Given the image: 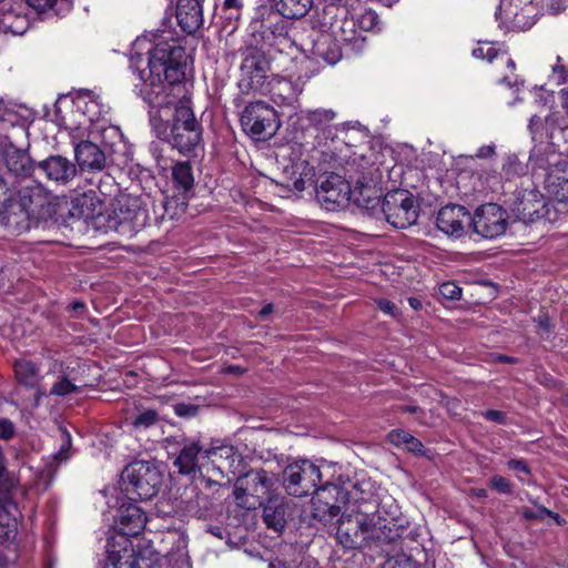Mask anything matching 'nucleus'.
Returning a JSON list of instances; mask_svg holds the SVG:
<instances>
[{"label":"nucleus","mask_w":568,"mask_h":568,"mask_svg":"<svg viewBox=\"0 0 568 568\" xmlns=\"http://www.w3.org/2000/svg\"><path fill=\"white\" fill-rule=\"evenodd\" d=\"M243 131L254 140L271 139L281 126L276 110L263 101L248 103L240 119Z\"/></svg>","instance_id":"obj_12"},{"label":"nucleus","mask_w":568,"mask_h":568,"mask_svg":"<svg viewBox=\"0 0 568 568\" xmlns=\"http://www.w3.org/2000/svg\"><path fill=\"white\" fill-rule=\"evenodd\" d=\"M176 20L187 34H194L203 26L202 0H179Z\"/></svg>","instance_id":"obj_26"},{"label":"nucleus","mask_w":568,"mask_h":568,"mask_svg":"<svg viewBox=\"0 0 568 568\" xmlns=\"http://www.w3.org/2000/svg\"><path fill=\"white\" fill-rule=\"evenodd\" d=\"M383 568H419V564L410 556L399 554L393 558L387 559Z\"/></svg>","instance_id":"obj_40"},{"label":"nucleus","mask_w":568,"mask_h":568,"mask_svg":"<svg viewBox=\"0 0 568 568\" xmlns=\"http://www.w3.org/2000/svg\"><path fill=\"white\" fill-rule=\"evenodd\" d=\"M120 212L123 214L121 221L131 223L133 227H141L146 224L148 211L140 206L138 200H133L125 212L123 211V206H121Z\"/></svg>","instance_id":"obj_36"},{"label":"nucleus","mask_w":568,"mask_h":568,"mask_svg":"<svg viewBox=\"0 0 568 568\" xmlns=\"http://www.w3.org/2000/svg\"><path fill=\"white\" fill-rule=\"evenodd\" d=\"M495 153L494 145H484L478 149L476 156L480 159H486L491 156Z\"/></svg>","instance_id":"obj_53"},{"label":"nucleus","mask_w":568,"mask_h":568,"mask_svg":"<svg viewBox=\"0 0 568 568\" xmlns=\"http://www.w3.org/2000/svg\"><path fill=\"white\" fill-rule=\"evenodd\" d=\"M490 486L501 494H510L513 491L511 484L503 476L496 475L490 478Z\"/></svg>","instance_id":"obj_45"},{"label":"nucleus","mask_w":568,"mask_h":568,"mask_svg":"<svg viewBox=\"0 0 568 568\" xmlns=\"http://www.w3.org/2000/svg\"><path fill=\"white\" fill-rule=\"evenodd\" d=\"M80 387L73 384L68 377L62 376L57 383H54L50 389V395L64 397L67 395L79 393Z\"/></svg>","instance_id":"obj_38"},{"label":"nucleus","mask_w":568,"mask_h":568,"mask_svg":"<svg viewBox=\"0 0 568 568\" xmlns=\"http://www.w3.org/2000/svg\"><path fill=\"white\" fill-rule=\"evenodd\" d=\"M53 211L48 193L41 184L22 186L2 209L0 225L11 234L20 235L41 227L51 219Z\"/></svg>","instance_id":"obj_2"},{"label":"nucleus","mask_w":568,"mask_h":568,"mask_svg":"<svg viewBox=\"0 0 568 568\" xmlns=\"http://www.w3.org/2000/svg\"><path fill=\"white\" fill-rule=\"evenodd\" d=\"M203 447L199 442H185L179 456L174 462V466L182 475L194 476L199 467V455L202 453Z\"/></svg>","instance_id":"obj_28"},{"label":"nucleus","mask_w":568,"mask_h":568,"mask_svg":"<svg viewBox=\"0 0 568 568\" xmlns=\"http://www.w3.org/2000/svg\"><path fill=\"white\" fill-rule=\"evenodd\" d=\"M351 201H353L363 213L379 220L382 201L381 195L374 185L358 180L352 189Z\"/></svg>","instance_id":"obj_24"},{"label":"nucleus","mask_w":568,"mask_h":568,"mask_svg":"<svg viewBox=\"0 0 568 568\" xmlns=\"http://www.w3.org/2000/svg\"><path fill=\"white\" fill-rule=\"evenodd\" d=\"M162 484V474L152 462L134 460L121 473L122 491L132 501L154 497Z\"/></svg>","instance_id":"obj_6"},{"label":"nucleus","mask_w":568,"mask_h":568,"mask_svg":"<svg viewBox=\"0 0 568 568\" xmlns=\"http://www.w3.org/2000/svg\"><path fill=\"white\" fill-rule=\"evenodd\" d=\"M146 524V516L136 501L122 504L115 518V527L122 536H138Z\"/></svg>","instance_id":"obj_22"},{"label":"nucleus","mask_w":568,"mask_h":568,"mask_svg":"<svg viewBox=\"0 0 568 568\" xmlns=\"http://www.w3.org/2000/svg\"><path fill=\"white\" fill-rule=\"evenodd\" d=\"M312 6L313 0H274L275 12L286 19L305 17Z\"/></svg>","instance_id":"obj_31"},{"label":"nucleus","mask_w":568,"mask_h":568,"mask_svg":"<svg viewBox=\"0 0 568 568\" xmlns=\"http://www.w3.org/2000/svg\"><path fill=\"white\" fill-rule=\"evenodd\" d=\"M498 54V50L493 48V47H488L486 50H485V59H487L488 61H493Z\"/></svg>","instance_id":"obj_58"},{"label":"nucleus","mask_w":568,"mask_h":568,"mask_svg":"<svg viewBox=\"0 0 568 568\" xmlns=\"http://www.w3.org/2000/svg\"><path fill=\"white\" fill-rule=\"evenodd\" d=\"M439 294L446 300L457 301L462 296V288L453 282H446L439 286Z\"/></svg>","instance_id":"obj_44"},{"label":"nucleus","mask_w":568,"mask_h":568,"mask_svg":"<svg viewBox=\"0 0 568 568\" xmlns=\"http://www.w3.org/2000/svg\"><path fill=\"white\" fill-rule=\"evenodd\" d=\"M544 187L549 197L568 209V156L551 154L545 160Z\"/></svg>","instance_id":"obj_17"},{"label":"nucleus","mask_w":568,"mask_h":568,"mask_svg":"<svg viewBox=\"0 0 568 568\" xmlns=\"http://www.w3.org/2000/svg\"><path fill=\"white\" fill-rule=\"evenodd\" d=\"M223 6L225 8H233L242 11L243 8V1L242 0H224Z\"/></svg>","instance_id":"obj_56"},{"label":"nucleus","mask_w":568,"mask_h":568,"mask_svg":"<svg viewBox=\"0 0 568 568\" xmlns=\"http://www.w3.org/2000/svg\"><path fill=\"white\" fill-rule=\"evenodd\" d=\"M151 42L146 68L141 69L135 62L131 68L143 82L140 94L151 109L150 121L156 130L170 119L172 108L175 112L178 104L189 103L173 94V85L185 78L186 52L171 31L153 34Z\"/></svg>","instance_id":"obj_1"},{"label":"nucleus","mask_w":568,"mask_h":568,"mask_svg":"<svg viewBox=\"0 0 568 568\" xmlns=\"http://www.w3.org/2000/svg\"><path fill=\"white\" fill-rule=\"evenodd\" d=\"M408 303L412 306V308H414V310L422 308V302L417 297H409Z\"/></svg>","instance_id":"obj_60"},{"label":"nucleus","mask_w":568,"mask_h":568,"mask_svg":"<svg viewBox=\"0 0 568 568\" xmlns=\"http://www.w3.org/2000/svg\"><path fill=\"white\" fill-rule=\"evenodd\" d=\"M473 55L477 59H485V49L483 47L475 48Z\"/></svg>","instance_id":"obj_62"},{"label":"nucleus","mask_w":568,"mask_h":568,"mask_svg":"<svg viewBox=\"0 0 568 568\" xmlns=\"http://www.w3.org/2000/svg\"><path fill=\"white\" fill-rule=\"evenodd\" d=\"M16 194L17 190L7 181L4 176L0 175V213Z\"/></svg>","instance_id":"obj_41"},{"label":"nucleus","mask_w":568,"mask_h":568,"mask_svg":"<svg viewBox=\"0 0 568 568\" xmlns=\"http://www.w3.org/2000/svg\"><path fill=\"white\" fill-rule=\"evenodd\" d=\"M322 478L317 465L308 459H297L284 467L281 483L287 495L301 498L314 495Z\"/></svg>","instance_id":"obj_10"},{"label":"nucleus","mask_w":568,"mask_h":568,"mask_svg":"<svg viewBox=\"0 0 568 568\" xmlns=\"http://www.w3.org/2000/svg\"><path fill=\"white\" fill-rule=\"evenodd\" d=\"M314 494V500H322L329 506H339V511H342V507L349 503L351 498L349 493L344 487L323 480Z\"/></svg>","instance_id":"obj_29"},{"label":"nucleus","mask_w":568,"mask_h":568,"mask_svg":"<svg viewBox=\"0 0 568 568\" xmlns=\"http://www.w3.org/2000/svg\"><path fill=\"white\" fill-rule=\"evenodd\" d=\"M274 311V305L272 303L265 304L257 313V317L261 320H265L268 315H271Z\"/></svg>","instance_id":"obj_55"},{"label":"nucleus","mask_w":568,"mask_h":568,"mask_svg":"<svg viewBox=\"0 0 568 568\" xmlns=\"http://www.w3.org/2000/svg\"><path fill=\"white\" fill-rule=\"evenodd\" d=\"M508 212L496 203L479 205L471 215L470 227L484 239L493 240L505 234Z\"/></svg>","instance_id":"obj_16"},{"label":"nucleus","mask_w":568,"mask_h":568,"mask_svg":"<svg viewBox=\"0 0 568 568\" xmlns=\"http://www.w3.org/2000/svg\"><path fill=\"white\" fill-rule=\"evenodd\" d=\"M242 11L233 8L222 7V18L225 21V27L235 30L241 19Z\"/></svg>","instance_id":"obj_43"},{"label":"nucleus","mask_w":568,"mask_h":568,"mask_svg":"<svg viewBox=\"0 0 568 568\" xmlns=\"http://www.w3.org/2000/svg\"><path fill=\"white\" fill-rule=\"evenodd\" d=\"M358 27L365 31H374L379 29V17L373 10H365L357 19Z\"/></svg>","instance_id":"obj_39"},{"label":"nucleus","mask_w":568,"mask_h":568,"mask_svg":"<svg viewBox=\"0 0 568 568\" xmlns=\"http://www.w3.org/2000/svg\"><path fill=\"white\" fill-rule=\"evenodd\" d=\"M341 515L339 506H329L322 500L312 499L311 518L323 527L333 525Z\"/></svg>","instance_id":"obj_33"},{"label":"nucleus","mask_w":568,"mask_h":568,"mask_svg":"<svg viewBox=\"0 0 568 568\" xmlns=\"http://www.w3.org/2000/svg\"><path fill=\"white\" fill-rule=\"evenodd\" d=\"M483 415L487 420H491L500 425L506 423V414L501 410L489 409L486 410Z\"/></svg>","instance_id":"obj_50"},{"label":"nucleus","mask_w":568,"mask_h":568,"mask_svg":"<svg viewBox=\"0 0 568 568\" xmlns=\"http://www.w3.org/2000/svg\"><path fill=\"white\" fill-rule=\"evenodd\" d=\"M172 181L174 189L187 199L194 189L193 169L189 161H182L174 164L172 168Z\"/></svg>","instance_id":"obj_30"},{"label":"nucleus","mask_w":568,"mask_h":568,"mask_svg":"<svg viewBox=\"0 0 568 568\" xmlns=\"http://www.w3.org/2000/svg\"><path fill=\"white\" fill-rule=\"evenodd\" d=\"M379 212V220L395 229H406L417 222L419 205L410 192L396 189L385 194Z\"/></svg>","instance_id":"obj_11"},{"label":"nucleus","mask_w":568,"mask_h":568,"mask_svg":"<svg viewBox=\"0 0 568 568\" xmlns=\"http://www.w3.org/2000/svg\"><path fill=\"white\" fill-rule=\"evenodd\" d=\"M62 439H63V443H62L61 448L59 450L60 455L65 453L67 450H69L70 447H71V435L65 429L62 432Z\"/></svg>","instance_id":"obj_54"},{"label":"nucleus","mask_w":568,"mask_h":568,"mask_svg":"<svg viewBox=\"0 0 568 568\" xmlns=\"http://www.w3.org/2000/svg\"><path fill=\"white\" fill-rule=\"evenodd\" d=\"M387 439L393 445L404 447L415 455L423 456L426 453L423 443L404 429L390 430L387 435Z\"/></svg>","instance_id":"obj_32"},{"label":"nucleus","mask_w":568,"mask_h":568,"mask_svg":"<svg viewBox=\"0 0 568 568\" xmlns=\"http://www.w3.org/2000/svg\"><path fill=\"white\" fill-rule=\"evenodd\" d=\"M156 135L186 156H196L202 148L203 129L189 103H180L171 119L155 130Z\"/></svg>","instance_id":"obj_4"},{"label":"nucleus","mask_w":568,"mask_h":568,"mask_svg":"<svg viewBox=\"0 0 568 568\" xmlns=\"http://www.w3.org/2000/svg\"><path fill=\"white\" fill-rule=\"evenodd\" d=\"M103 202L94 191L84 192L72 199L69 215L74 219L93 220L102 214Z\"/></svg>","instance_id":"obj_27"},{"label":"nucleus","mask_w":568,"mask_h":568,"mask_svg":"<svg viewBox=\"0 0 568 568\" xmlns=\"http://www.w3.org/2000/svg\"><path fill=\"white\" fill-rule=\"evenodd\" d=\"M337 113L333 109L318 108L314 110H306L304 119L310 125L317 130H324L334 122Z\"/></svg>","instance_id":"obj_35"},{"label":"nucleus","mask_w":568,"mask_h":568,"mask_svg":"<svg viewBox=\"0 0 568 568\" xmlns=\"http://www.w3.org/2000/svg\"><path fill=\"white\" fill-rule=\"evenodd\" d=\"M19 491L0 493V540H9L16 537L19 513L16 496Z\"/></svg>","instance_id":"obj_25"},{"label":"nucleus","mask_w":568,"mask_h":568,"mask_svg":"<svg viewBox=\"0 0 568 568\" xmlns=\"http://www.w3.org/2000/svg\"><path fill=\"white\" fill-rule=\"evenodd\" d=\"M239 88L243 94L251 92L263 93L268 89V78L271 75V58L268 54L256 47H251L243 53V60L240 67Z\"/></svg>","instance_id":"obj_9"},{"label":"nucleus","mask_w":568,"mask_h":568,"mask_svg":"<svg viewBox=\"0 0 568 568\" xmlns=\"http://www.w3.org/2000/svg\"><path fill=\"white\" fill-rule=\"evenodd\" d=\"M470 221L471 215L465 206L450 203L438 211L436 226L448 236L462 237L465 227H470Z\"/></svg>","instance_id":"obj_19"},{"label":"nucleus","mask_w":568,"mask_h":568,"mask_svg":"<svg viewBox=\"0 0 568 568\" xmlns=\"http://www.w3.org/2000/svg\"><path fill=\"white\" fill-rule=\"evenodd\" d=\"M565 124H567L566 119L560 113L554 112L545 118V132L539 131V125H544V122L542 119L537 115L531 116L528 129L534 141L559 145V131L565 128Z\"/></svg>","instance_id":"obj_21"},{"label":"nucleus","mask_w":568,"mask_h":568,"mask_svg":"<svg viewBox=\"0 0 568 568\" xmlns=\"http://www.w3.org/2000/svg\"><path fill=\"white\" fill-rule=\"evenodd\" d=\"M496 361L499 362V363H507V364H517L518 363V358L517 357H511V356H508V355H498L496 357Z\"/></svg>","instance_id":"obj_57"},{"label":"nucleus","mask_w":568,"mask_h":568,"mask_svg":"<svg viewBox=\"0 0 568 568\" xmlns=\"http://www.w3.org/2000/svg\"><path fill=\"white\" fill-rule=\"evenodd\" d=\"M103 142L99 145L90 140L73 142L74 163L78 171L102 172L108 168L109 158L114 152V142L106 143V139H116L122 142V133L116 126H110L102 131Z\"/></svg>","instance_id":"obj_7"},{"label":"nucleus","mask_w":568,"mask_h":568,"mask_svg":"<svg viewBox=\"0 0 568 568\" xmlns=\"http://www.w3.org/2000/svg\"><path fill=\"white\" fill-rule=\"evenodd\" d=\"M521 514L526 520H534V519H544V516L550 515L551 511H549L545 507H539L537 510H532L530 508H525Z\"/></svg>","instance_id":"obj_48"},{"label":"nucleus","mask_w":568,"mask_h":568,"mask_svg":"<svg viewBox=\"0 0 568 568\" xmlns=\"http://www.w3.org/2000/svg\"><path fill=\"white\" fill-rule=\"evenodd\" d=\"M258 12L261 21L253 32L256 41L278 51L292 47L294 41L288 34V24L284 18L265 6L260 7Z\"/></svg>","instance_id":"obj_14"},{"label":"nucleus","mask_w":568,"mask_h":568,"mask_svg":"<svg viewBox=\"0 0 568 568\" xmlns=\"http://www.w3.org/2000/svg\"><path fill=\"white\" fill-rule=\"evenodd\" d=\"M261 507H263V521L266 527L276 532L282 531L290 516V506L286 497L275 493L264 500Z\"/></svg>","instance_id":"obj_23"},{"label":"nucleus","mask_w":568,"mask_h":568,"mask_svg":"<svg viewBox=\"0 0 568 568\" xmlns=\"http://www.w3.org/2000/svg\"><path fill=\"white\" fill-rule=\"evenodd\" d=\"M377 307L385 314L392 317H398L400 315L399 308L389 300L378 298L376 300Z\"/></svg>","instance_id":"obj_46"},{"label":"nucleus","mask_w":568,"mask_h":568,"mask_svg":"<svg viewBox=\"0 0 568 568\" xmlns=\"http://www.w3.org/2000/svg\"><path fill=\"white\" fill-rule=\"evenodd\" d=\"M160 420V415L156 409L148 408L142 412H140L133 419H132V426L134 428H150L151 426H154Z\"/></svg>","instance_id":"obj_37"},{"label":"nucleus","mask_w":568,"mask_h":568,"mask_svg":"<svg viewBox=\"0 0 568 568\" xmlns=\"http://www.w3.org/2000/svg\"><path fill=\"white\" fill-rule=\"evenodd\" d=\"M560 93H561V99H562V106L568 112V90L564 89V90H561Z\"/></svg>","instance_id":"obj_64"},{"label":"nucleus","mask_w":568,"mask_h":568,"mask_svg":"<svg viewBox=\"0 0 568 568\" xmlns=\"http://www.w3.org/2000/svg\"><path fill=\"white\" fill-rule=\"evenodd\" d=\"M273 486L272 473L263 468L251 469L236 478L233 495L239 506L255 509L275 494Z\"/></svg>","instance_id":"obj_8"},{"label":"nucleus","mask_w":568,"mask_h":568,"mask_svg":"<svg viewBox=\"0 0 568 568\" xmlns=\"http://www.w3.org/2000/svg\"><path fill=\"white\" fill-rule=\"evenodd\" d=\"M26 2L39 12H44L52 9L57 0H26Z\"/></svg>","instance_id":"obj_49"},{"label":"nucleus","mask_w":568,"mask_h":568,"mask_svg":"<svg viewBox=\"0 0 568 568\" xmlns=\"http://www.w3.org/2000/svg\"><path fill=\"white\" fill-rule=\"evenodd\" d=\"M369 507H359L337 519L336 540L345 549L369 548Z\"/></svg>","instance_id":"obj_13"},{"label":"nucleus","mask_w":568,"mask_h":568,"mask_svg":"<svg viewBox=\"0 0 568 568\" xmlns=\"http://www.w3.org/2000/svg\"><path fill=\"white\" fill-rule=\"evenodd\" d=\"M16 434L14 424L8 418H0V439L10 440Z\"/></svg>","instance_id":"obj_47"},{"label":"nucleus","mask_w":568,"mask_h":568,"mask_svg":"<svg viewBox=\"0 0 568 568\" xmlns=\"http://www.w3.org/2000/svg\"><path fill=\"white\" fill-rule=\"evenodd\" d=\"M39 179L55 186H68L78 175L74 161L61 154H50L37 162Z\"/></svg>","instance_id":"obj_18"},{"label":"nucleus","mask_w":568,"mask_h":568,"mask_svg":"<svg viewBox=\"0 0 568 568\" xmlns=\"http://www.w3.org/2000/svg\"><path fill=\"white\" fill-rule=\"evenodd\" d=\"M227 373H234V374H243L245 372L244 368H242L239 365H231L226 368Z\"/></svg>","instance_id":"obj_61"},{"label":"nucleus","mask_w":568,"mask_h":568,"mask_svg":"<svg viewBox=\"0 0 568 568\" xmlns=\"http://www.w3.org/2000/svg\"><path fill=\"white\" fill-rule=\"evenodd\" d=\"M508 467L515 471L530 474V469L524 459H510Z\"/></svg>","instance_id":"obj_51"},{"label":"nucleus","mask_w":568,"mask_h":568,"mask_svg":"<svg viewBox=\"0 0 568 568\" xmlns=\"http://www.w3.org/2000/svg\"><path fill=\"white\" fill-rule=\"evenodd\" d=\"M374 511L369 515V548H383L403 538L408 529V520L402 516L399 507L392 497L379 503L373 500Z\"/></svg>","instance_id":"obj_5"},{"label":"nucleus","mask_w":568,"mask_h":568,"mask_svg":"<svg viewBox=\"0 0 568 568\" xmlns=\"http://www.w3.org/2000/svg\"><path fill=\"white\" fill-rule=\"evenodd\" d=\"M293 169L294 173L301 170L300 176L293 180L294 189L301 192L306 189L307 184H315L316 199L325 210L337 211L351 202L352 187L342 175L325 172L314 182L313 168H310L306 161L295 163Z\"/></svg>","instance_id":"obj_3"},{"label":"nucleus","mask_w":568,"mask_h":568,"mask_svg":"<svg viewBox=\"0 0 568 568\" xmlns=\"http://www.w3.org/2000/svg\"><path fill=\"white\" fill-rule=\"evenodd\" d=\"M0 156L8 173L16 178L26 179L37 173V162L31 159L28 151L17 148L11 142L1 144Z\"/></svg>","instance_id":"obj_20"},{"label":"nucleus","mask_w":568,"mask_h":568,"mask_svg":"<svg viewBox=\"0 0 568 568\" xmlns=\"http://www.w3.org/2000/svg\"><path fill=\"white\" fill-rule=\"evenodd\" d=\"M559 134H560V141H564L565 143L568 144V123L565 124V128H562L559 131Z\"/></svg>","instance_id":"obj_63"},{"label":"nucleus","mask_w":568,"mask_h":568,"mask_svg":"<svg viewBox=\"0 0 568 568\" xmlns=\"http://www.w3.org/2000/svg\"><path fill=\"white\" fill-rule=\"evenodd\" d=\"M560 57H557L558 63L552 67L554 73L557 74L559 82H565L567 79L565 67L560 64Z\"/></svg>","instance_id":"obj_52"},{"label":"nucleus","mask_w":568,"mask_h":568,"mask_svg":"<svg viewBox=\"0 0 568 568\" xmlns=\"http://www.w3.org/2000/svg\"><path fill=\"white\" fill-rule=\"evenodd\" d=\"M399 410L403 413L416 414L420 408L416 405H404L399 407Z\"/></svg>","instance_id":"obj_59"},{"label":"nucleus","mask_w":568,"mask_h":568,"mask_svg":"<svg viewBox=\"0 0 568 568\" xmlns=\"http://www.w3.org/2000/svg\"><path fill=\"white\" fill-rule=\"evenodd\" d=\"M511 211L519 221L526 224L540 220L554 222L558 217V210L536 189L520 192Z\"/></svg>","instance_id":"obj_15"},{"label":"nucleus","mask_w":568,"mask_h":568,"mask_svg":"<svg viewBox=\"0 0 568 568\" xmlns=\"http://www.w3.org/2000/svg\"><path fill=\"white\" fill-rule=\"evenodd\" d=\"M14 373L18 383L27 388H38L39 375L38 367L30 361L17 362Z\"/></svg>","instance_id":"obj_34"},{"label":"nucleus","mask_w":568,"mask_h":568,"mask_svg":"<svg viewBox=\"0 0 568 568\" xmlns=\"http://www.w3.org/2000/svg\"><path fill=\"white\" fill-rule=\"evenodd\" d=\"M175 415L182 418H192L199 414L200 406L190 403H178L173 406Z\"/></svg>","instance_id":"obj_42"}]
</instances>
